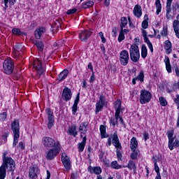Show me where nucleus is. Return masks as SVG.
<instances>
[{
    "label": "nucleus",
    "mask_w": 179,
    "mask_h": 179,
    "mask_svg": "<svg viewBox=\"0 0 179 179\" xmlns=\"http://www.w3.org/2000/svg\"><path fill=\"white\" fill-rule=\"evenodd\" d=\"M111 144H113L116 149V156L117 157V159L120 161L122 160V152H121V150H122V145L120 142V138H118V134H117V131H115V133H113V135H110L108 137L106 145L108 148L111 146Z\"/></svg>",
    "instance_id": "f257e3e1"
},
{
    "label": "nucleus",
    "mask_w": 179,
    "mask_h": 179,
    "mask_svg": "<svg viewBox=\"0 0 179 179\" xmlns=\"http://www.w3.org/2000/svg\"><path fill=\"white\" fill-rule=\"evenodd\" d=\"M10 128L13 134V148H15L16 145H17V142H19V138H20V124H19V120H13V122H11Z\"/></svg>",
    "instance_id": "f03ea898"
},
{
    "label": "nucleus",
    "mask_w": 179,
    "mask_h": 179,
    "mask_svg": "<svg viewBox=\"0 0 179 179\" xmlns=\"http://www.w3.org/2000/svg\"><path fill=\"white\" fill-rule=\"evenodd\" d=\"M166 134L169 139L168 146L170 150H174V148H179V141L176 140L174 141V129L168 130Z\"/></svg>",
    "instance_id": "7ed1b4c3"
},
{
    "label": "nucleus",
    "mask_w": 179,
    "mask_h": 179,
    "mask_svg": "<svg viewBox=\"0 0 179 179\" xmlns=\"http://www.w3.org/2000/svg\"><path fill=\"white\" fill-rule=\"evenodd\" d=\"M129 54L132 62H138L139 61V58H141L139 46L136 44H132L129 49Z\"/></svg>",
    "instance_id": "20e7f679"
},
{
    "label": "nucleus",
    "mask_w": 179,
    "mask_h": 179,
    "mask_svg": "<svg viewBox=\"0 0 179 179\" xmlns=\"http://www.w3.org/2000/svg\"><path fill=\"white\" fill-rule=\"evenodd\" d=\"M42 144L46 148H55L61 146V143L59 141H55L51 137L44 136L42 138Z\"/></svg>",
    "instance_id": "39448f33"
},
{
    "label": "nucleus",
    "mask_w": 179,
    "mask_h": 179,
    "mask_svg": "<svg viewBox=\"0 0 179 179\" xmlns=\"http://www.w3.org/2000/svg\"><path fill=\"white\" fill-rule=\"evenodd\" d=\"M3 69L6 75H12L13 69H15V64L11 59H6L3 63Z\"/></svg>",
    "instance_id": "423d86ee"
},
{
    "label": "nucleus",
    "mask_w": 179,
    "mask_h": 179,
    "mask_svg": "<svg viewBox=\"0 0 179 179\" xmlns=\"http://www.w3.org/2000/svg\"><path fill=\"white\" fill-rule=\"evenodd\" d=\"M1 167H3L6 170L8 167V171L13 173L16 169V162H15V160L13 158L9 157L6 159H3V163Z\"/></svg>",
    "instance_id": "0eeeda50"
},
{
    "label": "nucleus",
    "mask_w": 179,
    "mask_h": 179,
    "mask_svg": "<svg viewBox=\"0 0 179 179\" xmlns=\"http://www.w3.org/2000/svg\"><path fill=\"white\" fill-rule=\"evenodd\" d=\"M59 152H61V145L50 148L46 152L47 160H54L59 155Z\"/></svg>",
    "instance_id": "6e6552de"
},
{
    "label": "nucleus",
    "mask_w": 179,
    "mask_h": 179,
    "mask_svg": "<svg viewBox=\"0 0 179 179\" xmlns=\"http://www.w3.org/2000/svg\"><path fill=\"white\" fill-rule=\"evenodd\" d=\"M150 100H152V93L146 90H141L139 99L141 104H147Z\"/></svg>",
    "instance_id": "1a4fd4ad"
},
{
    "label": "nucleus",
    "mask_w": 179,
    "mask_h": 179,
    "mask_svg": "<svg viewBox=\"0 0 179 179\" xmlns=\"http://www.w3.org/2000/svg\"><path fill=\"white\" fill-rule=\"evenodd\" d=\"M33 66L36 71L37 79H40L43 73H44V69L43 68V64H41V61L38 59L34 60Z\"/></svg>",
    "instance_id": "9d476101"
},
{
    "label": "nucleus",
    "mask_w": 179,
    "mask_h": 179,
    "mask_svg": "<svg viewBox=\"0 0 179 179\" xmlns=\"http://www.w3.org/2000/svg\"><path fill=\"white\" fill-rule=\"evenodd\" d=\"M38 174H40V168H38L37 164H34L29 167V177L30 179L38 178Z\"/></svg>",
    "instance_id": "9b49d317"
},
{
    "label": "nucleus",
    "mask_w": 179,
    "mask_h": 179,
    "mask_svg": "<svg viewBox=\"0 0 179 179\" xmlns=\"http://www.w3.org/2000/svg\"><path fill=\"white\" fill-rule=\"evenodd\" d=\"M106 104H107V101H106V96L104 95H101L99 96V101L96 103V114H97V113H100V111L103 110Z\"/></svg>",
    "instance_id": "f8f14e48"
},
{
    "label": "nucleus",
    "mask_w": 179,
    "mask_h": 179,
    "mask_svg": "<svg viewBox=\"0 0 179 179\" xmlns=\"http://www.w3.org/2000/svg\"><path fill=\"white\" fill-rule=\"evenodd\" d=\"M45 113L48 120V129H51V128L54 127V122H55L54 113L52 112V110H51V108H47L45 109Z\"/></svg>",
    "instance_id": "ddd939ff"
},
{
    "label": "nucleus",
    "mask_w": 179,
    "mask_h": 179,
    "mask_svg": "<svg viewBox=\"0 0 179 179\" xmlns=\"http://www.w3.org/2000/svg\"><path fill=\"white\" fill-rule=\"evenodd\" d=\"M120 61L121 65L123 66H127L128 65V62L129 61V54L128 51L124 50L120 54Z\"/></svg>",
    "instance_id": "4468645a"
},
{
    "label": "nucleus",
    "mask_w": 179,
    "mask_h": 179,
    "mask_svg": "<svg viewBox=\"0 0 179 179\" xmlns=\"http://www.w3.org/2000/svg\"><path fill=\"white\" fill-rule=\"evenodd\" d=\"M62 99L64 101H69L72 99V91L68 87H65L62 93Z\"/></svg>",
    "instance_id": "2eb2a0df"
},
{
    "label": "nucleus",
    "mask_w": 179,
    "mask_h": 179,
    "mask_svg": "<svg viewBox=\"0 0 179 179\" xmlns=\"http://www.w3.org/2000/svg\"><path fill=\"white\" fill-rule=\"evenodd\" d=\"M61 161L66 170H71V159L65 152L62 153Z\"/></svg>",
    "instance_id": "dca6fc26"
},
{
    "label": "nucleus",
    "mask_w": 179,
    "mask_h": 179,
    "mask_svg": "<svg viewBox=\"0 0 179 179\" xmlns=\"http://www.w3.org/2000/svg\"><path fill=\"white\" fill-rule=\"evenodd\" d=\"M88 129H89L88 122H83L80 124L78 127V131L80 132V134L83 135H86V134H87Z\"/></svg>",
    "instance_id": "f3484780"
},
{
    "label": "nucleus",
    "mask_w": 179,
    "mask_h": 179,
    "mask_svg": "<svg viewBox=\"0 0 179 179\" xmlns=\"http://www.w3.org/2000/svg\"><path fill=\"white\" fill-rule=\"evenodd\" d=\"M67 134L70 136H73V138L78 136V127L76 124H72L68 127Z\"/></svg>",
    "instance_id": "a211bd4d"
},
{
    "label": "nucleus",
    "mask_w": 179,
    "mask_h": 179,
    "mask_svg": "<svg viewBox=\"0 0 179 179\" xmlns=\"http://www.w3.org/2000/svg\"><path fill=\"white\" fill-rule=\"evenodd\" d=\"M88 171L91 174H96V176H101V173L103 172V170L101 169V167H100V166H90L88 167Z\"/></svg>",
    "instance_id": "6ab92c4d"
},
{
    "label": "nucleus",
    "mask_w": 179,
    "mask_h": 179,
    "mask_svg": "<svg viewBox=\"0 0 179 179\" xmlns=\"http://www.w3.org/2000/svg\"><path fill=\"white\" fill-rule=\"evenodd\" d=\"M80 93H78L76 96L74 103H73V105L71 108L73 115H76V111H78V104H79V100H80Z\"/></svg>",
    "instance_id": "aec40b11"
},
{
    "label": "nucleus",
    "mask_w": 179,
    "mask_h": 179,
    "mask_svg": "<svg viewBox=\"0 0 179 179\" xmlns=\"http://www.w3.org/2000/svg\"><path fill=\"white\" fill-rule=\"evenodd\" d=\"M90 36H92V31L85 30L80 34L79 37L81 41H86V40L90 38Z\"/></svg>",
    "instance_id": "412c9836"
},
{
    "label": "nucleus",
    "mask_w": 179,
    "mask_h": 179,
    "mask_svg": "<svg viewBox=\"0 0 179 179\" xmlns=\"http://www.w3.org/2000/svg\"><path fill=\"white\" fill-rule=\"evenodd\" d=\"M164 48L166 51V53L169 55V54H171L173 51V45L171 44V42L169 40H166L164 41Z\"/></svg>",
    "instance_id": "4be33fe9"
},
{
    "label": "nucleus",
    "mask_w": 179,
    "mask_h": 179,
    "mask_svg": "<svg viewBox=\"0 0 179 179\" xmlns=\"http://www.w3.org/2000/svg\"><path fill=\"white\" fill-rule=\"evenodd\" d=\"M121 113H115V117H112L109 120V124L110 125H112V127H115V125H118V120H120V115Z\"/></svg>",
    "instance_id": "5701e85b"
},
{
    "label": "nucleus",
    "mask_w": 179,
    "mask_h": 179,
    "mask_svg": "<svg viewBox=\"0 0 179 179\" xmlns=\"http://www.w3.org/2000/svg\"><path fill=\"white\" fill-rule=\"evenodd\" d=\"M68 75H69V71L66 69L59 74L57 80L59 82H62L63 80H65L66 78H68Z\"/></svg>",
    "instance_id": "b1692460"
},
{
    "label": "nucleus",
    "mask_w": 179,
    "mask_h": 179,
    "mask_svg": "<svg viewBox=\"0 0 179 179\" xmlns=\"http://www.w3.org/2000/svg\"><path fill=\"white\" fill-rule=\"evenodd\" d=\"M87 141V138L86 137V136H85L83 138V141L81 143H79L78 144V152L80 153H82V152H83V150H85V147L86 146V142Z\"/></svg>",
    "instance_id": "393cba45"
},
{
    "label": "nucleus",
    "mask_w": 179,
    "mask_h": 179,
    "mask_svg": "<svg viewBox=\"0 0 179 179\" xmlns=\"http://www.w3.org/2000/svg\"><path fill=\"white\" fill-rule=\"evenodd\" d=\"M133 13L136 17H141L142 16V7L139 5H136L134 6Z\"/></svg>",
    "instance_id": "a878e982"
},
{
    "label": "nucleus",
    "mask_w": 179,
    "mask_h": 179,
    "mask_svg": "<svg viewBox=\"0 0 179 179\" xmlns=\"http://www.w3.org/2000/svg\"><path fill=\"white\" fill-rule=\"evenodd\" d=\"M171 1H169L168 3H166V19L167 20H170L171 17H173V15H171L170 13H171V4H170Z\"/></svg>",
    "instance_id": "bb28decb"
},
{
    "label": "nucleus",
    "mask_w": 179,
    "mask_h": 179,
    "mask_svg": "<svg viewBox=\"0 0 179 179\" xmlns=\"http://www.w3.org/2000/svg\"><path fill=\"white\" fill-rule=\"evenodd\" d=\"M43 33H45V29L44 27L36 29L34 32L36 38H38V40H39V38H41V36H43Z\"/></svg>",
    "instance_id": "cd10ccee"
},
{
    "label": "nucleus",
    "mask_w": 179,
    "mask_h": 179,
    "mask_svg": "<svg viewBox=\"0 0 179 179\" xmlns=\"http://www.w3.org/2000/svg\"><path fill=\"white\" fill-rule=\"evenodd\" d=\"M129 170H133L134 173L136 174V164L133 160H129L127 165L126 166Z\"/></svg>",
    "instance_id": "c85d7f7f"
},
{
    "label": "nucleus",
    "mask_w": 179,
    "mask_h": 179,
    "mask_svg": "<svg viewBox=\"0 0 179 179\" xmlns=\"http://www.w3.org/2000/svg\"><path fill=\"white\" fill-rule=\"evenodd\" d=\"M164 62L165 63L168 73H171V64H170V58L168 56H165Z\"/></svg>",
    "instance_id": "c756f323"
},
{
    "label": "nucleus",
    "mask_w": 179,
    "mask_h": 179,
    "mask_svg": "<svg viewBox=\"0 0 179 179\" xmlns=\"http://www.w3.org/2000/svg\"><path fill=\"white\" fill-rule=\"evenodd\" d=\"M137 148L138 140L136 139V137H133L130 141V149H131V150H136Z\"/></svg>",
    "instance_id": "7c9ffc66"
},
{
    "label": "nucleus",
    "mask_w": 179,
    "mask_h": 179,
    "mask_svg": "<svg viewBox=\"0 0 179 179\" xmlns=\"http://www.w3.org/2000/svg\"><path fill=\"white\" fill-rule=\"evenodd\" d=\"M121 99H117L115 103H114V108L115 110V113L117 114H121Z\"/></svg>",
    "instance_id": "2f4dec72"
},
{
    "label": "nucleus",
    "mask_w": 179,
    "mask_h": 179,
    "mask_svg": "<svg viewBox=\"0 0 179 179\" xmlns=\"http://www.w3.org/2000/svg\"><path fill=\"white\" fill-rule=\"evenodd\" d=\"M100 132H101V138L104 139V138H108V134H107L106 131V126L101 124L100 126Z\"/></svg>",
    "instance_id": "473e14b6"
},
{
    "label": "nucleus",
    "mask_w": 179,
    "mask_h": 179,
    "mask_svg": "<svg viewBox=\"0 0 179 179\" xmlns=\"http://www.w3.org/2000/svg\"><path fill=\"white\" fill-rule=\"evenodd\" d=\"M34 45H36L38 50V51L43 52L44 50V43L40 41H34Z\"/></svg>",
    "instance_id": "72a5a7b5"
},
{
    "label": "nucleus",
    "mask_w": 179,
    "mask_h": 179,
    "mask_svg": "<svg viewBox=\"0 0 179 179\" xmlns=\"http://www.w3.org/2000/svg\"><path fill=\"white\" fill-rule=\"evenodd\" d=\"M94 5V2L93 1H87L86 2L83 3L82 8L83 9H89V8H92Z\"/></svg>",
    "instance_id": "f704fd0d"
},
{
    "label": "nucleus",
    "mask_w": 179,
    "mask_h": 179,
    "mask_svg": "<svg viewBox=\"0 0 179 179\" xmlns=\"http://www.w3.org/2000/svg\"><path fill=\"white\" fill-rule=\"evenodd\" d=\"M141 57L145 59L148 57V48L145 45H142L141 47Z\"/></svg>",
    "instance_id": "c9c22d12"
},
{
    "label": "nucleus",
    "mask_w": 179,
    "mask_h": 179,
    "mask_svg": "<svg viewBox=\"0 0 179 179\" xmlns=\"http://www.w3.org/2000/svg\"><path fill=\"white\" fill-rule=\"evenodd\" d=\"M155 6L157 9L156 14L159 15L162 12V3H160V0H156Z\"/></svg>",
    "instance_id": "e433bc0d"
},
{
    "label": "nucleus",
    "mask_w": 179,
    "mask_h": 179,
    "mask_svg": "<svg viewBox=\"0 0 179 179\" xmlns=\"http://www.w3.org/2000/svg\"><path fill=\"white\" fill-rule=\"evenodd\" d=\"M12 33L14 36H22V34H24V32H22L19 28H13L12 29Z\"/></svg>",
    "instance_id": "4c0bfd02"
},
{
    "label": "nucleus",
    "mask_w": 179,
    "mask_h": 179,
    "mask_svg": "<svg viewBox=\"0 0 179 179\" xmlns=\"http://www.w3.org/2000/svg\"><path fill=\"white\" fill-rule=\"evenodd\" d=\"M6 178V169L3 166H0V179Z\"/></svg>",
    "instance_id": "58836bf2"
},
{
    "label": "nucleus",
    "mask_w": 179,
    "mask_h": 179,
    "mask_svg": "<svg viewBox=\"0 0 179 179\" xmlns=\"http://www.w3.org/2000/svg\"><path fill=\"white\" fill-rule=\"evenodd\" d=\"M59 26H61V22L58 20H55L53 24L52 25V29L54 31H57L59 29Z\"/></svg>",
    "instance_id": "ea45409f"
},
{
    "label": "nucleus",
    "mask_w": 179,
    "mask_h": 179,
    "mask_svg": "<svg viewBox=\"0 0 179 179\" xmlns=\"http://www.w3.org/2000/svg\"><path fill=\"white\" fill-rule=\"evenodd\" d=\"M132 152L130 155V157L131 160H136V159H138V155L139 153V152L136 150H131Z\"/></svg>",
    "instance_id": "a19ab883"
},
{
    "label": "nucleus",
    "mask_w": 179,
    "mask_h": 179,
    "mask_svg": "<svg viewBox=\"0 0 179 179\" xmlns=\"http://www.w3.org/2000/svg\"><path fill=\"white\" fill-rule=\"evenodd\" d=\"M173 30L176 33L177 38H179V25L177 22H173Z\"/></svg>",
    "instance_id": "79ce46f5"
},
{
    "label": "nucleus",
    "mask_w": 179,
    "mask_h": 179,
    "mask_svg": "<svg viewBox=\"0 0 179 179\" xmlns=\"http://www.w3.org/2000/svg\"><path fill=\"white\" fill-rule=\"evenodd\" d=\"M120 27L124 28L128 24V20H127V17H122L120 20Z\"/></svg>",
    "instance_id": "37998d69"
},
{
    "label": "nucleus",
    "mask_w": 179,
    "mask_h": 179,
    "mask_svg": "<svg viewBox=\"0 0 179 179\" xmlns=\"http://www.w3.org/2000/svg\"><path fill=\"white\" fill-rule=\"evenodd\" d=\"M159 103H160V105L162 106V107H166V106H167V100L163 97V96H160L159 98Z\"/></svg>",
    "instance_id": "c03bdc74"
},
{
    "label": "nucleus",
    "mask_w": 179,
    "mask_h": 179,
    "mask_svg": "<svg viewBox=\"0 0 179 179\" xmlns=\"http://www.w3.org/2000/svg\"><path fill=\"white\" fill-rule=\"evenodd\" d=\"M111 167L115 170H120V169H121V165L118 164L117 161H113L111 162Z\"/></svg>",
    "instance_id": "a18cd8bd"
},
{
    "label": "nucleus",
    "mask_w": 179,
    "mask_h": 179,
    "mask_svg": "<svg viewBox=\"0 0 179 179\" xmlns=\"http://www.w3.org/2000/svg\"><path fill=\"white\" fill-rule=\"evenodd\" d=\"M154 166H155V171L157 173V176H160V169L159 168V166L157 165V160H154Z\"/></svg>",
    "instance_id": "49530a36"
},
{
    "label": "nucleus",
    "mask_w": 179,
    "mask_h": 179,
    "mask_svg": "<svg viewBox=\"0 0 179 179\" xmlns=\"http://www.w3.org/2000/svg\"><path fill=\"white\" fill-rule=\"evenodd\" d=\"M136 78H137V80H140L141 83H143V80H145V74L143 73V71H141Z\"/></svg>",
    "instance_id": "de8ad7c7"
},
{
    "label": "nucleus",
    "mask_w": 179,
    "mask_h": 179,
    "mask_svg": "<svg viewBox=\"0 0 179 179\" xmlns=\"http://www.w3.org/2000/svg\"><path fill=\"white\" fill-rule=\"evenodd\" d=\"M6 118H8V113L6 112H3L0 113V121L3 122V121L6 120Z\"/></svg>",
    "instance_id": "09e8293b"
},
{
    "label": "nucleus",
    "mask_w": 179,
    "mask_h": 179,
    "mask_svg": "<svg viewBox=\"0 0 179 179\" xmlns=\"http://www.w3.org/2000/svg\"><path fill=\"white\" fill-rule=\"evenodd\" d=\"M104 155H106V152L104 151H103L102 150H99V157L101 162H103V163L106 164V161L104 160Z\"/></svg>",
    "instance_id": "8fccbe9b"
},
{
    "label": "nucleus",
    "mask_w": 179,
    "mask_h": 179,
    "mask_svg": "<svg viewBox=\"0 0 179 179\" xmlns=\"http://www.w3.org/2000/svg\"><path fill=\"white\" fill-rule=\"evenodd\" d=\"M8 136H9V132H6L2 135V143H6V142L8 141Z\"/></svg>",
    "instance_id": "3c124183"
},
{
    "label": "nucleus",
    "mask_w": 179,
    "mask_h": 179,
    "mask_svg": "<svg viewBox=\"0 0 179 179\" xmlns=\"http://www.w3.org/2000/svg\"><path fill=\"white\" fill-rule=\"evenodd\" d=\"M167 33H168L167 26H164L162 31H161V35L163 36V37H167Z\"/></svg>",
    "instance_id": "603ef678"
},
{
    "label": "nucleus",
    "mask_w": 179,
    "mask_h": 179,
    "mask_svg": "<svg viewBox=\"0 0 179 179\" xmlns=\"http://www.w3.org/2000/svg\"><path fill=\"white\" fill-rule=\"evenodd\" d=\"M144 41L148 45V47L151 51V52H153V45L152 44V42H150V40L148 39L147 41Z\"/></svg>",
    "instance_id": "864d4df0"
},
{
    "label": "nucleus",
    "mask_w": 179,
    "mask_h": 179,
    "mask_svg": "<svg viewBox=\"0 0 179 179\" xmlns=\"http://www.w3.org/2000/svg\"><path fill=\"white\" fill-rule=\"evenodd\" d=\"M117 40L119 43L125 40V35L122 33V31H120Z\"/></svg>",
    "instance_id": "5fc2aeb1"
},
{
    "label": "nucleus",
    "mask_w": 179,
    "mask_h": 179,
    "mask_svg": "<svg viewBox=\"0 0 179 179\" xmlns=\"http://www.w3.org/2000/svg\"><path fill=\"white\" fill-rule=\"evenodd\" d=\"M13 49L15 50V51H17V52H19L20 51H22V45L16 44L13 46Z\"/></svg>",
    "instance_id": "6e6d98bb"
},
{
    "label": "nucleus",
    "mask_w": 179,
    "mask_h": 179,
    "mask_svg": "<svg viewBox=\"0 0 179 179\" xmlns=\"http://www.w3.org/2000/svg\"><path fill=\"white\" fill-rule=\"evenodd\" d=\"M141 26L143 29H148V27H149V22H148L147 20H145L143 21Z\"/></svg>",
    "instance_id": "4d7b16f0"
},
{
    "label": "nucleus",
    "mask_w": 179,
    "mask_h": 179,
    "mask_svg": "<svg viewBox=\"0 0 179 179\" xmlns=\"http://www.w3.org/2000/svg\"><path fill=\"white\" fill-rule=\"evenodd\" d=\"M142 34H143V37L144 38V41L149 40V38H148V32L146 31V30L143 29Z\"/></svg>",
    "instance_id": "13d9d810"
},
{
    "label": "nucleus",
    "mask_w": 179,
    "mask_h": 179,
    "mask_svg": "<svg viewBox=\"0 0 179 179\" xmlns=\"http://www.w3.org/2000/svg\"><path fill=\"white\" fill-rule=\"evenodd\" d=\"M71 178H72V179L79 178V173L78 171H76V172L71 173Z\"/></svg>",
    "instance_id": "bf43d9fd"
},
{
    "label": "nucleus",
    "mask_w": 179,
    "mask_h": 179,
    "mask_svg": "<svg viewBox=\"0 0 179 179\" xmlns=\"http://www.w3.org/2000/svg\"><path fill=\"white\" fill-rule=\"evenodd\" d=\"M77 11H78V9H76V8L70 9V10H67L66 14L67 15H73V13H76Z\"/></svg>",
    "instance_id": "052dcab7"
},
{
    "label": "nucleus",
    "mask_w": 179,
    "mask_h": 179,
    "mask_svg": "<svg viewBox=\"0 0 179 179\" xmlns=\"http://www.w3.org/2000/svg\"><path fill=\"white\" fill-rule=\"evenodd\" d=\"M173 69H175V72L176 73V76H178V78H179V68H178V66L177 64H176L173 66Z\"/></svg>",
    "instance_id": "680f3d73"
},
{
    "label": "nucleus",
    "mask_w": 179,
    "mask_h": 179,
    "mask_svg": "<svg viewBox=\"0 0 179 179\" xmlns=\"http://www.w3.org/2000/svg\"><path fill=\"white\" fill-rule=\"evenodd\" d=\"M19 148L20 149V150H24V143H23L22 141H20L19 143Z\"/></svg>",
    "instance_id": "e2e57ef3"
},
{
    "label": "nucleus",
    "mask_w": 179,
    "mask_h": 179,
    "mask_svg": "<svg viewBox=\"0 0 179 179\" xmlns=\"http://www.w3.org/2000/svg\"><path fill=\"white\" fill-rule=\"evenodd\" d=\"M6 156H8V151H4L3 152L2 159L5 160V159H6L10 157H6Z\"/></svg>",
    "instance_id": "0e129e2a"
},
{
    "label": "nucleus",
    "mask_w": 179,
    "mask_h": 179,
    "mask_svg": "<svg viewBox=\"0 0 179 179\" xmlns=\"http://www.w3.org/2000/svg\"><path fill=\"white\" fill-rule=\"evenodd\" d=\"M112 36L113 37H117V28H113L112 30Z\"/></svg>",
    "instance_id": "69168bd1"
},
{
    "label": "nucleus",
    "mask_w": 179,
    "mask_h": 179,
    "mask_svg": "<svg viewBox=\"0 0 179 179\" xmlns=\"http://www.w3.org/2000/svg\"><path fill=\"white\" fill-rule=\"evenodd\" d=\"M173 101L179 106V94H176V97L174 98Z\"/></svg>",
    "instance_id": "338daca9"
},
{
    "label": "nucleus",
    "mask_w": 179,
    "mask_h": 179,
    "mask_svg": "<svg viewBox=\"0 0 179 179\" xmlns=\"http://www.w3.org/2000/svg\"><path fill=\"white\" fill-rule=\"evenodd\" d=\"M143 137H144V141H148V139H149V133L148 132H145L143 134Z\"/></svg>",
    "instance_id": "774afa93"
}]
</instances>
